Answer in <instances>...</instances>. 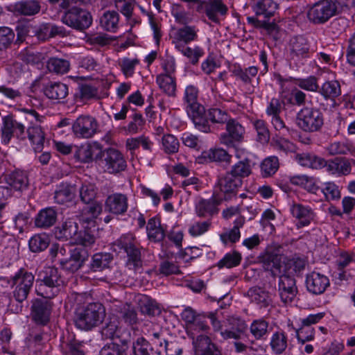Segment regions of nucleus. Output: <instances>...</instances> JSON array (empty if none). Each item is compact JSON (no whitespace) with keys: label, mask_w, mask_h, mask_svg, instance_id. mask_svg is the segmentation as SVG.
<instances>
[{"label":"nucleus","mask_w":355,"mask_h":355,"mask_svg":"<svg viewBox=\"0 0 355 355\" xmlns=\"http://www.w3.org/2000/svg\"><path fill=\"white\" fill-rule=\"evenodd\" d=\"M320 94L325 98L334 99L341 94L340 85L337 80L326 81L322 85Z\"/></svg>","instance_id":"obj_54"},{"label":"nucleus","mask_w":355,"mask_h":355,"mask_svg":"<svg viewBox=\"0 0 355 355\" xmlns=\"http://www.w3.org/2000/svg\"><path fill=\"white\" fill-rule=\"evenodd\" d=\"M58 218V213L53 207L41 209L35 217V225L42 229H49L53 226Z\"/></svg>","instance_id":"obj_28"},{"label":"nucleus","mask_w":355,"mask_h":355,"mask_svg":"<svg viewBox=\"0 0 355 355\" xmlns=\"http://www.w3.org/2000/svg\"><path fill=\"white\" fill-rule=\"evenodd\" d=\"M78 230V223L72 220H67L62 223L61 227L55 229V236L60 241H69L70 243L73 244Z\"/></svg>","instance_id":"obj_30"},{"label":"nucleus","mask_w":355,"mask_h":355,"mask_svg":"<svg viewBox=\"0 0 355 355\" xmlns=\"http://www.w3.org/2000/svg\"><path fill=\"white\" fill-rule=\"evenodd\" d=\"M7 243L4 246L3 252V260L7 268L11 264V261H15L19 257V247L17 241L12 236L9 235V232H6V236H3L1 243Z\"/></svg>","instance_id":"obj_26"},{"label":"nucleus","mask_w":355,"mask_h":355,"mask_svg":"<svg viewBox=\"0 0 355 355\" xmlns=\"http://www.w3.org/2000/svg\"><path fill=\"white\" fill-rule=\"evenodd\" d=\"M112 313L119 315L121 320L128 325L133 327L139 322L137 311L130 303L114 300L110 305Z\"/></svg>","instance_id":"obj_16"},{"label":"nucleus","mask_w":355,"mask_h":355,"mask_svg":"<svg viewBox=\"0 0 355 355\" xmlns=\"http://www.w3.org/2000/svg\"><path fill=\"white\" fill-rule=\"evenodd\" d=\"M232 324L236 326L235 329L225 330L221 331V335L225 339L233 338L238 340L241 338V334L245 331L247 328L245 322L241 319H233Z\"/></svg>","instance_id":"obj_59"},{"label":"nucleus","mask_w":355,"mask_h":355,"mask_svg":"<svg viewBox=\"0 0 355 355\" xmlns=\"http://www.w3.org/2000/svg\"><path fill=\"white\" fill-rule=\"evenodd\" d=\"M292 216L297 219V227L308 226L314 220L315 214L313 209L302 204L294 203L291 207Z\"/></svg>","instance_id":"obj_23"},{"label":"nucleus","mask_w":355,"mask_h":355,"mask_svg":"<svg viewBox=\"0 0 355 355\" xmlns=\"http://www.w3.org/2000/svg\"><path fill=\"white\" fill-rule=\"evenodd\" d=\"M324 162L322 168H325L329 174L340 177L350 174L352 164H355V160L345 157H337L328 160L324 159Z\"/></svg>","instance_id":"obj_17"},{"label":"nucleus","mask_w":355,"mask_h":355,"mask_svg":"<svg viewBox=\"0 0 355 355\" xmlns=\"http://www.w3.org/2000/svg\"><path fill=\"white\" fill-rule=\"evenodd\" d=\"M277 8L278 4L274 0H259L254 4L252 9L257 17H263L264 19L248 17L247 21L254 28L266 30L271 34L277 30V25L274 22H270L269 19L275 15Z\"/></svg>","instance_id":"obj_5"},{"label":"nucleus","mask_w":355,"mask_h":355,"mask_svg":"<svg viewBox=\"0 0 355 355\" xmlns=\"http://www.w3.org/2000/svg\"><path fill=\"white\" fill-rule=\"evenodd\" d=\"M128 209V198L126 194L114 193L105 200V210L114 216L124 215Z\"/></svg>","instance_id":"obj_18"},{"label":"nucleus","mask_w":355,"mask_h":355,"mask_svg":"<svg viewBox=\"0 0 355 355\" xmlns=\"http://www.w3.org/2000/svg\"><path fill=\"white\" fill-rule=\"evenodd\" d=\"M232 156L223 148H211L202 153L199 157L200 162H217L230 164Z\"/></svg>","instance_id":"obj_31"},{"label":"nucleus","mask_w":355,"mask_h":355,"mask_svg":"<svg viewBox=\"0 0 355 355\" xmlns=\"http://www.w3.org/2000/svg\"><path fill=\"white\" fill-rule=\"evenodd\" d=\"M162 148L168 154L175 153L179 149V141L173 135H164L162 139Z\"/></svg>","instance_id":"obj_64"},{"label":"nucleus","mask_w":355,"mask_h":355,"mask_svg":"<svg viewBox=\"0 0 355 355\" xmlns=\"http://www.w3.org/2000/svg\"><path fill=\"white\" fill-rule=\"evenodd\" d=\"M205 118H208L211 123L225 124L231 119L228 112L222 108L214 107L209 108L205 114ZM207 120V119H206Z\"/></svg>","instance_id":"obj_48"},{"label":"nucleus","mask_w":355,"mask_h":355,"mask_svg":"<svg viewBox=\"0 0 355 355\" xmlns=\"http://www.w3.org/2000/svg\"><path fill=\"white\" fill-rule=\"evenodd\" d=\"M96 242V237L89 229L77 232L73 244L79 245L85 248L92 247Z\"/></svg>","instance_id":"obj_58"},{"label":"nucleus","mask_w":355,"mask_h":355,"mask_svg":"<svg viewBox=\"0 0 355 355\" xmlns=\"http://www.w3.org/2000/svg\"><path fill=\"white\" fill-rule=\"evenodd\" d=\"M132 350L134 355H152L153 352L155 353L154 347L143 337L138 338L133 343Z\"/></svg>","instance_id":"obj_60"},{"label":"nucleus","mask_w":355,"mask_h":355,"mask_svg":"<svg viewBox=\"0 0 355 355\" xmlns=\"http://www.w3.org/2000/svg\"><path fill=\"white\" fill-rule=\"evenodd\" d=\"M7 269V268L4 269V275L1 276V282L11 287L15 286L13 296L15 302L21 303L27 299L32 289L35 276L24 268H19L13 275L8 276Z\"/></svg>","instance_id":"obj_2"},{"label":"nucleus","mask_w":355,"mask_h":355,"mask_svg":"<svg viewBox=\"0 0 355 355\" xmlns=\"http://www.w3.org/2000/svg\"><path fill=\"white\" fill-rule=\"evenodd\" d=\"M198 29L195 26H184L177 29L171 36L174 46L188 44L197 40Z\"/></svg>","instance_id":"obj_24"},{"label":"nucleus","mask_w":355,"mask_h":355,"mask_svg":"<svg viewBox=\"0 0 355 355\" xmlns=\"http://www.w3.org/2000/svg\"><path fill=\"white\" fill-rule=\"evenodd\" d=\"M196 353L198 355H220L215 344H214L210 338L207 336L200 334L196 336L193 341Z\"/></svg>","instance_id":"obj_27"},{"label":"nucleus","mask_w":355,"mask_h":355,"mask_svg":"<svg viewBox=\"0 0 355 355\" xmlns=\"http://www.w3.org/2000/svg\"><path fill=\"white\" fill-rule=\"evenodd\" d=\"M306 288L313 295H321L325 292L330 286V281L327 276L313 271L306 275Z\"/></svg>","instance_id":"obj_19"},{"label":"nucleus","mask_w":355,"mask_h":355,"mask_svg":"<svg viewBox=\"0 0 355 355\" xmlns=\"http://www.w3.org/2000/svg\"><path fill=\"white\" fill-rule=\"evenodd\" d=\"M234 76L241 80L244 84H250L254 77L257 75L258 69L254 66L242 69L241 67H234L232 70Z\"/></svg>","instance_id":"obj_51"},{"label":"nucleus","mask_w":355,"mask_h":355,"mask_svg":"<svg viewBox=\"0 0 355 355\" xmlns=\"http://www.w3.org/2000/svg\"><path fill=\"white\" fill-rule=\"evenodd\" d=\"M211 226V221L209 219L205 221H196L189 226L188 232L191 236L197 237L207 232Z\"/></svg>","instance_id":"obj_63"},{"label":"nucleus","mask_w":355,"mask_h":355,"mask_svg":"<svg viewBox=\"0 0 355 355\" xmlns=\"http://www.w3.org/2000/svg\"><path fill=\"white\" fill-rule=\"evenodd\" d=\"M198 90L196 87L189 85L186 87L184 99L187 103V112L196 128L208 133L211 132L210 125L205 116V107L198 102Z\"/></svg>","instance_id":"obj_3"},{"label":"nucleus","mask_w":355,"mask_h":355,"mask_svg":"<svg viewBox=\"0 0 355 355\" xmlns=\"http://www.w3.org/2000/svg\"><path fill=\"white\" fill-rule=\"evenodd\" d=\"M244 219L238 218L234 221V225L230 231L220 235L221 241L226 245L228 242L236 243L241 237L240 227H243Z\"/></svg>","instance_id":"obj_49"},{"label":"nucleus","mask_w":355,"mask_h":355,"mask_svg":"<svg viewBox=\"0 0 355 355\" xmlns=\"http://www.w3.org/2000/svg\"><path fill=\"white\" fill-rule=\"evenodd\" d=\"M295 159L302 166L313 168H322L324 158L309 153L297 154Z\"/></svg>","instance_id":"obj_45"},{"label":"nucleus","mask_w":355,"mask_h":355,"mask_svg":"<svg viewBox=\"0 0 355 355\" xmlns=\"http://www.w3.org/2000/svg\"><path fill=\"white\" fill-rule=\"evenodd\" d=\"M78 192L80 200L85 204H89L95 201L97 189L94 184L83 183L79 188Z\"/></svg>","instance_id":"obj_56"},{"label":"nucleus","mask_w":355,"mask_h":355,"mask_svg":"<svg viewBox=\"0 0 355 355\" xmlns=\"http://www.w3.org/2000/svg\"><path fill=\"white\" fill-rule=\"evenodd\" d=\"M268 322L263 319L254 320L250 327V331L256 339L264 338L268 334Z\"/></svg>","instance_id":"obj_61"},{"label":"nucleus","mask_w":355,"mask_h":355,"mask_svg":"<svg viewBox=\"0 0 355 355\" xmlns=\"http://www.w3.org/2000/svg\"><path fill=\"white\" fill-rule=\"evenodd\" d=\"M251 161L248 158L234 164L229 172L239 180L250 176L252 173Z\"/></svg>","instance_id":"obj_47"},{"label":"nucleus","mask_w":355,"mask_h":355,"mask_svg":"<svg viewBox=\"0 0 355 355\" xmlns=\"http://www.w3.org/2000/svg\"><path fill=\"white\" fill-rule=\"evenodd\" d=\"M241 261V255L238 252H233L231 253H227L224 257L220 259L217 266L219 268H231L239 266Z\"/></svg>","instance_id":"obj_62"},{"label":"nucleus","mask_w":355,"mask_h":355,"mask_svg":"<svg viewBox=\"0 0 355 355\" xmlns=\"http://www.w3.org/2000/svg\"><path fill=\"white\" fill-rule=\"evenodd\" d=\"M327 151L331 155L350 154L355 157V146L347 141H334L327 147Z\"/></svg>","instance_id":"obj_42"},{"label":"nucleus","mask_w":355,"mask_h":355,"mask_svg":"<svg viewBox=\"0 0 355 355\" xmlns=\"http://www.w3.org/2000/svg\"><path fill=\"white\" fill-rule=\"evenodd\" d=\"M69 62L64 59L51 58L46 63V67L50 72L57 74H64L69 69Z\"/></svg>","instance_id":"obj_52"},{"label":"nucleus","mask_w":355,"mask_h":355,"mask_svg":"<svg viewBox=\"0 0 355 355\" xmlns=\"http://www.w3.org/2000/svg\"><path fill=\"white\" fill-rule=\"evenodd\" d=\"M119 320L117 316L110 315L101 329V335L105 339L119 338Z\"/></svg>","instance_id":"obj_44"},{"label":"nucleus","mask_w":355,"mask_h":355,"mask_svg":"<svg viewBox=\"0 0 355 355\" xmlns=\"http://www.w3.org/2000/svg\"><path fill=\"white\" fill-rule=\"evenodd\" d=\"M312 51L309 40L302 35L293 37L289 42V55L295 62L310 58Z\"/></svg>","instance_id":"obj_15"},{"label":"nucleus","mask_w":355,"mask_h":355,"mask_svg":"<svg viewBox=\"0 0 355 355\" xmlns=\"http://www.w3.org/2000/svg\"><path fill=\"white\" fill-rule=\"evenodd\" d=\"M297 125L304 132L320 130L324 124L323 114L319 109L305 107L297 114Z\"/></svg>","instance_id":"obj_9"},{"label":"nucleus","mask_w":355,"mask_h":355,"mask_svg":"<svg viewBox=\"0 0 355 355\" xmlns=\"http://www.w3.org/2000/svg\"><path fill=\"white\" fill-rule=\"evenodd\" d=\"M5 182L16 191L26 189L28 184L27 175L21 171H15L5 175Z\"/></svg>","instance_id":"obj_36"},{"label":"nucleus","mask_w":355,"mask_h":355,"mask_svg":"<svg viewBox=\"0 0 355 355\" xmlns=\"http://www.w3.org/2000/svg\"><path fill=\"white\" fill-rule=\"evenodd\" d=\"M186 45L187 44H179L175 46V48L182 55L187 57L193 64H196L198 62L199 58L203 55V51L198 46L191 49L189 46H186Z\"/></svg>","instance_id":"obj_57"},{"label":"nucleus","mask_w":355,"mask_h":355,"mask_svg":"<svg viewBox=\"0 0 355 355\" xmlns=\"http://www.w3.org/2000/svg\"><path fill=\"white\" fill-rule=\"evenodd\" d=\"M336 4L329 0L314 3L307 11L309 20L315 24H322L336 14Z\"/></svg>","instance_id":"obj_12"},{"label":"nucleus","mask_w":355,"mask_h":355,"mask_svg":"<svg viewBox=\"0 0 355 355\" xmlns=\"http://www.w3.org/2000/svg\"><path fill=\"white\" fill-rule=\"evenodd\" d=\"M87 206L84 207L80 214V221L87 225L93 224L96 223V219L102 213L103 206L101 202L98 201H93L89 204H87Z\"/></svg>","instance_id":"obj_32"},{"label":"nucleus","mask_w":355,"mask_h":355,"mask_svg":"<svg viewBox=\"0 0 355 355\" xmlns=\"http://www.w3.org/2000/svg\"><path fill=\"white\" fill-rule=\"evenodd\" d=\"M139 306L142 314L153 317L161 313L157 302L148 295H142L139 299Z\"/></svg>","instance_id":"obj_40"},{"label":"nucleus","mask_w":355,"mask_h":355,"mask_svg":"<svg viewBox=\"0 0 355 355\" xmlns=\"http://www.w3.org/2000/svg\"><path fill=\"white\" fill-rule=\"evenodd\" d=\"M218 211L217 204L214 199H199L195 204L196 214L200 218L211 220L212 216Z\"/></svg>","instance_id":"obj_29"},{"label":"nucleus","mask_w":355,"mask_h":355,"mask_svg":"<svg viewBox=\"0 0 355 355\" xmlns=\"http://www.w3.org/2000/svg\"><path fill=\"white\" fill-rule=\"evenodd\" d=\"M119 14L116 11H105L100 18V26L104 31L116 33L119 27Z\"/></svg>","instance_id":"obj_37"},{"label":"nucleus","mask_w":355,"mask_h":355,"mask_svg":"<svg viewBox=\"0 0 355 355\" xmlns=\"http://www.w3.org/2000/svg\"><path fill=\"white\" fill-rule=\"evenodd\" d=\"M243 184V180H239L235 178L229 171L218 180L216 188L224 194V199H230L236 196L237 190Z\"/></svg>","instance_id":"obj_22"},{"label":"nucleus","mask_w":355,"mask_h":355,"mask_svg":"<svg viewBox=\"0 0 355 355\" xmlns=\"http://www.w3.org/2000/svg\"><path fill=\"white\" fill-rule=\"evenodd\" d=\"M1 128V142L8 144L14 136L21 137L24 133L25 127L14 119L12 114H8L3 118Z\"/></svg>","instance_id":"obj_21"},{"label":"nucleus","mask_w":355,"mask_h":355,"mask_svg":"<svg viewBox=\"0 0 355 355\" xmlns=\"http://www.w3.org/2000/svg\"><path fill=\"white\" fill-rule=\"evenodd\" d=\"M49 300V298L36 299L33 302L31 315L36 323L46 324L49 322L52 309V303Z\"/></svg>","instance_id":"obj_20"},{"label":"nucleus","mask_w":355,"mask_h":355,"mask_svg":"<svg viewBox=\"0 0 355 355\" xmlns=\"http://www.w3.org/2000/svg\"><path fill=\"white\" fill-rule=\"evenodd\" d=\"M63 285L64 280L58 269L49 268L45 270L43 278L37 281L35 291L43 298L52 299L59 293Z\"/></svg>","instance_id":"obj_7"},{"label":"nucleus","mask_w":355,"mask_h":355,"mask_svg":"<svg viewBox=\"0 0 355 355\" xmlns=\"http://www.w3.org/2000/svg\"><path fill=\"white\" fill-rule=\"evenodd\" d=\"M156 83L159 88L168 96H176V79L174 76L157 75Z\"/></svg>","instance_id":"obj_41"},{"label":"nucleus","mask_w":355,"mask_h":355,"mask_svg":"<svg viewBox=\"0 0 355 355\" xmlns=\"http://www.w3.org/2000/svg\"><path fill=\"white\" fill-rule=\"evenodd\" d=\"M41 8L40 0H21L15 2L10 10L20 15L31 17L37 15Z\"/></svg>","instance_id":"obj_25"},{"label":"nucleus","mask_w":355,"mask_h":355,"mask_svg":"<svg viewBox=\"0 0 355 355\" xmlns=\"http://www.w3.org/2000/svg\"><path fill=\"white\" fill-rule=\"evenodd\" d=\"M71 130L76 138L91 139L98 132V123L90 115H80L73 122Z\"/></svg>","instance_id":"obj_14"},{"label":"nucleus","mask_w":355,"mask_h":355,"mask_svg":"<svg viewBox=\"0 0 355 355\" xmlns=\"http://www.w3.org/2000/svg\"><path fill=\"white\" fill-rule=\"evenodd\" d=\"M113 246L115 251L123 250L127 254L126 264L130 269L137 270L141 267V250L135 235L132 234H123L114 242Z\"/></svg>","instance_id":"obj_6"},{"label":"nucleus","mask_w":355,"mask_h":355,"mask_svg":"<svg viewBox=\"0 0 355 355\" xmlns=\"http://www.w3.org/2000/svg\"><path fill=\"white\" fill-rule=\"evenodd\" d=\"M61 21L72 28L83 31L90 26L92 17L87 10L73 6L64 12Z\"/></svg>","instance_id":"obj_11"},{"label":"nucleus","mask_w":355,"mask_h":355,"mask_svg":"<svg viewBox=\"0 0 355 355\" xmlns=\"http://www.w3.org/2000/svg\"><path fill=\"white\" fill-rule=\"evenodd\" d=\"M112 259L113 256L108 252H98L94 254L92 257L88 272H101L108 268Z\"/></svg>","instance_id":"obj_34"},{"label":"nucleus","mask_w":355,"mask_h":355,"mask_svg":"<svg viewBox=\"0 0 355 355\" xmlns=\"http://www.w3.org/2000/svg\"><path fill=\"white\" fill-rule=\"evenodd\" d=\"M226 131L220 134V144L227 148H236L244 140L245 128L236 119H230L226 123Z\"/></svg>","instance_id":"obj_13"},{"label":"nucleus","mask_w":355,"mask_h":355,"mask_svg":"<svg viewBox=\"0 0 355 355\" xmlns=\"http://www.w3.org/2000/svg\"><path fill=\"white\" fill-rule=\"evenodd\" d=\"M76 197V191L73 186L61 183L57 187L54 192L55 202L60 205H65L71 202Z\"/></svg>","instance_id":"obj_33"},{"label":"nucleus","mask_w":355,"mask_h":355,"mask_svg":"<svg viewBox=\"0 0 355 355\" xmlns=\"http://www.w3.org/2000/svg\"><path fill=\"white\" fill-rule=\"evenodd\" d=\"M258 259L266 271L270 272L272 277L279 276L278 293L282 302L285 304L292 302L298 293L296 280L289 275H280L282 269L280 256L266 249L259 255Z\"/></svg>","instance_id":"obj_1"},{"label":"nucleus","mask_w":355,"mask_h":355,"mask_svg":"<svg viewBox=\"0 0 355 355\" xmlns=\"http://www.w3.org/2000/svg\"><path fill=\"white\" fill-rule=\"evenodd\" d=\"M146 231L148 239L153 242H160L165 238V230L162 227L160 220L156 218L148 220Z\"/></svg>","instance_id":"obj_39"},{"label":"nucleus","mask_w":355,"mask_h":355,"mask_svg":"<svg viewBox=\"0 0 355 355\" xmlns=\"http://www.w3.org/2000/svg\"><path fill=\"white\" fill-rule=\"evenodd\" d=\"M28 139L33 146L35 152H40L43 149L45 140L44 133L40 126H32L28 128Z\"/></svg>","instance_id":"obj_46"},{"label":"nucleus","mask_w":355,"mask_h":355,"mask_svg":"<svg viewBox=\"0 0 355 355\" xmlns=\"http://www.w3.org/2000/svg\"><path fill=\"white\" fill-rule=\"evenodd\" d=\"M105 317V309L101 303L93 302L78 309L74 324L81 330L89 331L102 323Z\"/></svg>","instance_id":"obj_4"},{"label":"nucleus","mask_w":355,"mask_h":355,"mask_svg":"<svg viewBox=\"0 0 355 355\" xmlns=\"http://www.w3.org/2000/svg\"><path fill=\"white\" fill-rule=\"evenodd\" d=\"M182 320L185 322L188 336L195 340L196 334L207 332L209 326L207 322V314L198 313L192 308H185L181 313Z\"/></svg>","instance_id":"obj_10"},{"label":"nucleus","mask_w":355,"mask_h":355,"mask_svg":"<svg viewBox=\"0 0 355 355\" xmlns=\"http://www.w3.org/2000/svg\"><path fill=\"white\" fill-rule=\"evenodd\" d=\"M261 174L263 178L270 177L279 168V159L275 156H270L264 159L261 163Z\"/></svg>","instance_id":"obj_55"},{"label":"nucleus","mask_w":355,"mask_h":355,"mask_svg":"<svg viewBox=\"0 0 355 355\" xmlns=\"http://www.w3.org/2000/svg\"><path fill=\"white\" fill-rule=\"evenodd\" d=\"M44 94L49 98L60 101L68 95V87L60 82L51 83L45 87Z\"/></svg>","instance_id":"obj_43"},{"label":"nucleus","mask_w":355,"mask_h":355,"mask_svg":"<svg viewBox=\"0 0 355 355\" xmlns=\"http://www.w3.org/2000/svg\"><path fill=\"white\" fill-rule=\"evenodd\" d=\"M49 243V238L46 234H39L31 238L28 245L32 252H40L46 249Z\"/></svg>","instance_id":"obj_53"},{"label":"nucleus","mask_w":355,"mask_h":355,"mask_svg":"<svg viewBox=\"0 0 355 355\" xmlns=\"http://www.w3.org/2000/svg\"><path fill=\"white\" fill-rule=\"evenodd\" d=\"M270 345L275 354H282L287 347V337L284 332H275L271 337Z\"/></svg>","instance_id":"obj_50"},{"label":"nucleus","mask_w":355,"mask_h":355,"mask_svg":"<svg viewBox=\"0 0 355 355\" xmlns=\"http://www.w3.org/2000/svg\"><path fill=\"white\" fill-rule=\"evenodd\" d=\"M250 301L257 304L260 308H266L272 303L268 292L259 287H254L248 291Z\"/></svg>","instance_id":"obj_38"},{"label":"nucleus","mask_w":355,"mask_h":355,"mask_svg":"<svg viewBox=\"0 0 355 355\" xmlns=\"http://www.w3.org/2000/svg\"><path fill=\"white\" fill-rule=\"evenodd\" d=\"M288 331H293L295 333V336L301 344L311 341L315 338L314 328L302 322H301V325L299 327H294L293 323H288Z\"/></svg>","instance_id":"obj_35"},{"label":"nucleus","mask_w":355,"mask_h":355,"mask_svg":"<svg viewBox=\"0 0 355 355\" xmlns=\"http://www.w3.org/2000/svg\"><path fill=\"white\" fill-rule=\"evenodd\" d=\"M96 159L104 171L110 174H116L124 171L127 162L123 153L116 148L110 147L102 150Z\"/></svg>","instance_id":"obj_8"}]
</instances>
